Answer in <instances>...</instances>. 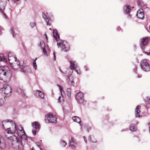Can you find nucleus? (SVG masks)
Returning <instances> with one entry per match:
<instances>
[{"label": "nucleus", "instance_id": "1", "mask_svg": "<svg viewBox=\"0 0 150 150\" xmlns=\"http://www.w3.org/2000/svg\"><path fill=\"white\" fill-rule=\"evenodd\" d=\"M6 120L3 121L2 125L3 127L6 130L8 134H12L14 132H16L18 136L19 137L25 132L23 127L21 126H18L17 127L15 123L12 120Z\"/></svg>", "mask_w": 150, "mask_h": 150}, {"label": "nucleus", "instance_id": "2", "mask_svg": "<svg viewBox=\"0 0 150 150\" xmlns=\"http://www.w3.org/2000/svg\"><path fill=\"white\" fill-rule=\"evenodd\" d=\"M12 72L6 66L0 67V80L7 82L10 80L12 75Z\"/></svg>", "mask_w": 150, "mask_h": 150}, {"label": "nucleus", "instance_id": "3", "mask_svg": "<svg viewBox=\"0 0 150 150\" xmlns=\"http://www.w3.org/2000/svg\"><path fill=\"white\" fill-rule=\"evenodd\" d=\"M53 36L54 38L57 40V45L58 47H60L62 51L64 52L69 51L70 49V46L68 43L65 41L62 40H58L59 36L58 34L57 30H54Z\"/></svg>", "mask_w": 150, "mask_h": 150}, {"label": "nucleus", "instance_id": "4", "mask_svg": "<svg viewBox=\"0 0 150 150\" xmlns=\"http://www.w3.org/2000/svg\"><path fill=\"white\" fill-rule=\"evenodd\" d=\"M10 147L16 150H23V147L22 144V142L16 136L13 135L11 137L8 141Z\"/></svg>", "mask_w": 150, "mask_h": 150}, {"label": "nucleus", "instance_id": "5", "mask_svg": "<svg viewBox=\"0 0 150 150\" xmlns=\"http://www.w3.org/2000/svg\"><path fill=\"white\" fill-rule=\"evenodd\" d=\"M8 60L12 68L15 69H17L20 67V62L15 57L11 56V53L8 54Z\"/></svg>", "mask_w": 150, "mask_h": 150}, {"label": "nucleus", "instance_id": "6", "mask_svg": "<svg viewBox=\"0 0 150 150\" xmlns=\"http://www.w3.org/2000/svg\"><path fill=\"white\" fill-rule=\"evenodd\" d=\"M149 39L148 37H144L141 38L140 40V45L142 50H143L144 52H145L144 50L146 52L147 51L146 48L148 47L149 41Z\"/></svg>", "mask_w": 150, "mask_h": 150}, {"label": "nucleus", "instance_id": "7", "mask_svg": "<svg viewBox=\"0 0 150 150\" xmlns=\"http://www.w3.org/2000/svg\"><path fill=\"white\" fill-rule=\"evenodd\" d=\"M140 65L141 68L143 71L146 72L150 71V64L146 59L142 60L140 62Z\"/></svg>", "mask_w": 150, "mask_h": 150}, {"label": "nucleus", "instance_id": "8", "mask_svg": "<svg viewBox=\"0 0 150 150\" xmlns=\"http://www.w3.org/2000/svg\"><path fill=\"white\" fill-rule=\"evenodd\" d=\"M57 118L55 115L49 114L45 117V121L47 123H56Z\"/></svg>", "mask_w": 150, "mask_h": 150}, {"label": "nucleus", "instance_id": "9", "mask_svg": "<svg viewBox=\"0 0 150 150\" xmlns=\"http://www.w3.org/2000/svg\"><path fill=\"white\" fill-rule=\"evenodd\" d=\"M1 91H4V93L8 97L10 96L11 94V88L10 86L8 85H5L4 87L1 88Z\"/></svg>", "mask_w": 150, "mask_h": 150}, {"label": "nucleus", "instance_id": "10", "mask_svg": "<svg viewBox=\"0 0 150 150\" xmlns=\"http://www.w3.org/2000/svg\"><path fill=\"white\" fill-rule=\"evenodd\" d=\"M76 98L78 102L80 104L82 103L84 100L83 95L82 92H79L76 96Z\"/></svg>", "mask_w": 150, "mask_h": 150}, {"label": "nucleus", "instance_id": "11", "mask_svg": "<svg viewBox=\"0 0 150 150\" xmlns=\"http://www.w3.org/2000/svg\"><path fill=\"white\" fill-rule=\"evenodd\" d=\"M69 62L70 63V69L71 70H75L78 74H81L80 72H79L77 70L75 69L77 67L76 62L75 61H70Z\"/></svg>", "mask_w": 150, "mask_h": 150}, {"label": "nucleus", "instance_id": "12", "mask_svg": "<svg viewBox=\"0 0 150 150\" xmlns=\"http://www.w3.org/2000/svg\"><path fill=\"white\" fill-rule=\"evenodd\" d=\"M137 16L138 18L142 19H144V13L143 10L142 9H140L137 11Z\"/></svg>", "mask_w": 150, "mask_h": 150}, {"label": "nucleus", "instance_id": "13", "mask_svg": "<svg viewBox=\"0 0 150 150\" xmlns=\"http://www.w3.org/2000/svg\"><path fill=\"white\" fill-rule=\"evenodd\" d=\"M6 147V144L5 140L2 137H0V148L4 149Z\"/></svg>", "mask_w": 150, "mask_h": 150}, {"label": "nucleus", "instance_id": "14", "mask_svg": "<svg viewBox=\"0 0 150 150\" xmlns=\"http://www.w3.org/2000/svg\"><path fill=\"white\" fill-rule=\"evenodd\" d=\"M21 71L24 72H28L30 71V69L29 67L23 64L21 67Z\"/></svg>", "mask_w": 150, "mask_h": 150}, {"label": "nucleus", "instance_id": "15", "mask_svg": "<svg viewBox=\"0 0 150 150\" xmlns=\"http://www.w3.org/2000/svg\"><path fill=\"white\" fill-rule=\"evenodd\" d=\"M140 108L141 106L140 105H138L135 109V116L136 117H140Z\"/></svg>", "mask_w": 150, "mask_h": 150}, {"label": "nucleus", "instance_id": "16", "mask_svg": "<svg viewBox=\"0 0 150 150\" xmlns=\"http://www.w3.org/2000/svg\"><path fill=\"white\" fill-rule=\"evenodd\" d=\"M40 45L41 47V48L43 52L44 53V54L47 55V52L45 49V44L44 42L42 40L40 42Z\"/></svg>", "mask_w": 150, "mask_h": 150}, {"label": "nucleus", "instance_id": "17", "mask_svg": "<svg viewBox=\"0 0 150 150\" xmlns=\"http://www.w3.org/2000/svg\"><path fill=\"white\" fill-rule=\"evenodd\" d=\"M42 17L45 20L46 22L47 23V25H50V23H49V21L50 20V18L48 16H46V15L44 13H42Z\"/></svg>", "mask_w": 150, "mask_h": 150}, {"label": "nucleus", "instance_id": "18", "mask_svg": "<svg viewBox=\"0 0 150 150\" xmlns=\"http://www.w3.org/2000/svg\"><path fill=\"white\" fill-rule=\"evenodd\" d=\"M72 120L75 122L79 123L81 126V129L82 125L81 124V120L78 117L75 116L72 117Z\"/></svg>", "mask_w": 150, "mask_h": 150}, {"label": "nucleus", "instance_id": "19", "mask_svg": "<svg viewBox=\"0 0 150 150\" xmlns=\"http://www.w3.org/2000/svg\"><path fill=\"white\" fill-rule=\"evenodd\" d=\"M35 94L36 95H38L39 96L42 98H43L44 97V93L42 92L41 91L37 90L36 91Z\"/></svg>", "mask_w": 150, "mask_h": 150}, {"label": "nucleus", "instance_id": "20", "mask_svg": "<svg viewBox=\"0 0 150 150\" xmlns=\"http://www.w3.org/2000/svg\"><path fill=\"white\" fill-rule=\"evenodd\" d=\"M32 126L36 129H39L40 125L38 122H33L32 124Z\"/></svg>", "mask_w": 150, "mask_h": 150}, {"label": "nucleus", "instance_id": "21", "mask_svg": "<svg viewBox=\"0 0 150 150\" xmlns=\"http://www.w3.org/2000/svg\"><path fill=\"white\" fill-rule=\"evenodd\" d=\"M16 91L18 94H20V95L22 96L25 95L24 91L22 90L21 88H18L17 89Z\"/></svg>", "mask_w": 150, "mask_h": 150}, {"label": "nucleus", "instance_id": "22", "mask_svg": "<svg viewBox=\"0 0 150 150\" xmlns=\"http://www.w3.org/2000/svg\"><path fill=\"white\" fill-rule=\"evenodd\" d=\"M137 3L140 7H142L144 6V3L142 0H137Z\"/></svg>", "mask_w": 150, "mask_h": 150}, {"label": "nucleus", "instance_id": "23", "mask_svg": "<svg viewBox=\"0 0 150 150\" xmlns=\"http://www.w3.org/2000/svg\"><path fill=\"white\" fill-rule=\"evenodd\" d=\"M69 146L73 148L75 147L74 144L75 143V141L73 137H71L70 141Z\"/></svg>", "mask_w": 150, "mask_h": 150}, {"label": "nucleus", "instance_id": "24", "mask_svg": "<svg viewBox=\"0 0 150 150\" xmlns=\"http://www.w3.org/2000/svg\"><path fill=\"white\" fill-rule=\"evenodd\" d=\"M7 59L4 57V56L3 54H0V61H3L6 62Z\"/></svg>", "mask_w": 150, "mask_h": 150}, {"label": "nucleus", "instance_id": "25", "mask_svg": "<svg viewBox=\"0 0 150 150\" xmlns=\"http://www.w3.org/2000/svg\"><path fill=\"white\" fill-rule=\"evenodd\" d=\"M124 9H125V12L126 13H128L131 11V7L129 6H126L125 7Z\"/></svg>", "mask_w": 150, "mask_h": 150}, {"label": "nucleus", "instance_id": "26", "mask_svg": "<svg viewBox=\"0 0 150 150\" xmlns=\"http://www.w3.org/2000/svg\"><path fill=\"white\" fill-rule=\"evenodd\" d=\"M71 95V89L70 88L67 89V95L68 97H70Z\"/></svg>", "mask_w": 150, "mask_h": 150}, {"label": "nucleus", "instance_id": "27", "mask_svg": "<svg viewBox=\"0 0 150 150\" xmlns=\"http://www.w3.org/2000/svg\"><path fill=\"white\" fill-rule=\"evenodd\" d=\"M21 139L23 140H26L27 139V137L25 135V133L23 134V135H21L20 137Z\"/></svg>", "mask_w": 150, "mask_h": 150}, {"label": "nucleus", "instance_id": "28", "mask_svg": "<svg viewBox=\"0 0 150 150\" xmlns=\"http://www.w3.org/2000/svg\"><path fill=\"white\" fill-rule=\"evenodd\" d=\"M11 34H12L13 36V37H15L16 35V34H15L14 30L13 28H11Z\"/></svg>", "mask_w": 150, "mask_h": 150}, {"label": "nucleus", "instance_id": "29", "mask_svg": "<svg viewBox=\"0 0 150 150\" xmlns=\"http://www.w3.org/2000/svg\"><path fill=\"white\" fill-rule=\"evenodd\" d=\"M37 59V58H36V59L33 62L34 68L35 70L37 68L36 63L35 62V61Z\"/></svg>", "mask_w": 150, "mask_h": 150}, {"label": "nucleus", "instance_id": "30", "mask_svg": "<svg viewBox=\"0 0 150 150\" xmlns=\"http://www.w3.org/2000/svg\"><path fill=\"white\" fill-rule=\"evenodd\" d=\"M146 102V103L149 104H150V97H146V99L145 100Z\"/></svg>", "mask_w": 150, "mask_h": 150}, {"label": "nucleus", "instance_id": "31", "mask_svg": "<svg viewBox=\"0 0 150 150\" xmlns=\"http://www.w3.org/2000/svg\"><path fill=\"white\" fill-rule=\"evenodd\" d=\"M137 127L135 126H134L132 127H130V130L132 131H135L137 129Z\"/></svg>", "mask_w": 150, "mask_h": 150}, {"label": "nucleus", "instance_id": "32", "mask_svg": "<svg viewBox=\"0 0 150 150\" xmlns=\"http://www.w3.org/2000/svg\"><path fill=\"white\" fill-rule=\"evenodd\" d=\"M61 145L63 147H64L66 145L67 143L64 141H62L61 142Z\"/></svg>", "mask_w": 150, "mask_h": 150}, {"label": "nucleus", "instance_id": "33", "mask_svg": "<svg viewBox=\"0 0 150 150\" xmlns=\"http://www.w3.org/2000/svg\"><path fill=\"white\" fill-rule=\"evenodd\" d=\"M57 86H59V89L60 90V91L61 93V95L62 96V92H63V93H64V92L62 90V88L61 86H60V85H59L58 84L57 85Z\"/></svg>", "mask_w": 150, "mask_h": 150}, {"label": "nucleus", "instance_id": "34", "mask_svg": "<svg viewBox=\"0 0 150 150\" xmlns=\"http://www.w3.org/2000/svg\"><path fill=\"white\" fill-rule=\"evenodd\" d=\"M30 25L32 28H33L34 26H35L36 25V24L34 22H30Z\"/></svg>", "mask_w": 150, "mask_h": 150}, {"label": "nucleus", "instance_id": "35", "mask_svg": "<svg viewBox=\"0 0 150 150\" xmlns=\"http://www.w3.org/2000/svg\"><path fill=\"white\" fill-rule=\"evenodd\" d=\"M4 101L2 99L0 98V106H1L4 104Z\"/></svg>", "mask_w": 150, "mask_h": 150}, {"label": "nucleus", "instance_id": "36", "mask_svg": "<svg viewBox=\"0 0 150 150\" xmlns=\"http://www.w3.org/2000/svg\"><path fill=\"white\" fill-rule=\"evenodd\" d=\"M36 131L35 129H33L32 131L33 134L34 135H35L36 134Z\"/></svg>", "mask_w": 150, "mask_h": 150}, {"label": "nucleus", "instance_id": "37", "mask_svg": "<svg viewBox=\"0 0 150 150\" xmlns=\"http://www.w3.org/2000/svg\"><path fill=\"white\" fill-rule=\"evenodd\" d=\"M91 136H89L88 138V140L89 141H91V142H94V141H92L91 140Z\"/></svg>", "mask_w": 150, "mask_h": 150}, {"label": "nucleus", "instance_id": "38", "mask_svg": "<svg viewBox=\"0 0 150 150\" xmlns=\"http://www.w3.org/2000/svg\"><path fill=\"white\" fill-rule=\"evenodd\" d=\"M72 73L73 70H71V71L69 72L68 76H70L72 74Z\"/></svg>", "mask_w": 150, "mask_h": 150}, {"label": "nucleus", "instance_id": "39", "mask_svg": "<svg viewBox=\"0 0 150 150\" xmlns=\"http://www.w3.org/2000/svg\"><path fill=\"white\" fill-rule=\"evenodd\" d=\"M74 82L73 81H71V85H72L73 86H74Z\"/></svg>", "mask_w": 150, "mask_h": 150}, {"label": "nucleus", "instance_id": "40", "mask_svg": "<svg viewBox=\"0 0 150 150\" xmlns=\"http://www.w3.org/2000/svg\"><path fill=\"white\" fill-rule=\"evenodd\" d=\"M53 55H54V60L55 61L56 60V57L55 54V53L54 52H53Z\"/></svg>", "mask_w": 150, "mask_h": 150}, {"label": "nucleus", "instance_id": "41", "mask_svg": "<svg viewBox=\"0 0 150 150\" xmlns=\"http://www.w3.org/2000/svg\"><path fill=\"white\" fill-rule=\"evenodd\" d=\"M36 144H37V145L39 146L40 148V144L39 143H38V142H36Z\"/></svg>", "mask_w": 150, "mask_h": 150}, {"label": "nucleus", "instance_id": "42", "mask_svg": "<svg viewBox=\"0 0 150 150\" xmlns=\"http://www.w3.org/2000/svg\"><path fill=\"white\" fill-rule=\"evenodd\" d=\"M67 80L68 81H69L70 80V79L69 77V76L67 75Z\"/></svg>", "mask_w": 150, "mask_h": 150}, {"label": "nucleus", "instance_id": "43", "mask_svg": "<svg viewBox=\"0 0 150 150\" xmlns=\"http://www.w3.org/2000/svg\"><path fill=\"white\" fill-rule=\"evenodd\" d=\"M83 138L84 141L86 143L87 141L86 139V138H85V137H83Z\"/></svg>", "mask_w": 150, "mask_h": 150}, {"label": "nucleus", "instance_id": "44", "mask_svg": "<svg viewBox=\"0 0 150 150\" xmlns=\"http://www.w3.org/2000/svg\"><path fill=\"white\" fill-rule=\"evenodd\" d=\"M84 68H85V69L86 71H87L88 70V68L86 66H85L84 67Z\"/></svg>", "mask_w": 150, "mask_h": 150}, {"label": "nucleus", "instance_id": "45", "mask_svg": "<svg viewBox=\"0 0 150 150\" xmlns=\"http://www.w3.org/2000/svg\"><path fill=\"white\" fill-rule=\"evenodd\" d=\"M61 98V97L60 96L59 97V98H58V102H60L61 101V100H60Z\"/></svg>", "mask_w": 150, "mask_h": 150}, {"label": "nucleus", "instance_id": "46", "mask_svg": "<svg viewBox=\"0 0 150 150\" xmlns=\"http://www.w3.org/2000/svg\"><path fill=\"white\" fill-rule=\"evenodd\" d=\"M137 70V67H136L134 69V71L135 72H136V70Z\"/></svg>", "mask_w": 150, "mask_h": 150}, {"label": "nucleus", "instance_id": "47", "mask_svg": "<svg viewBox=\"0 0 150 150\" xmlns=\"http://www.w3.org/2000/svg\"><path fill=\"white\" fill-rule=\"evenodd\" d=\"M45 37H46V39L47 40V35H46V34H45Z\"/></svg>", "mask_w": 150, "mask_h": 150}, {"label": "nucleus", "instance_id": "48", "mask_svg": "<svg viewBox=\"0 0 150 150\" xmlns=\"http://www.w3.org/2000/svg\"><path fill=\"white\" fill-rule=\"evenodd\" d=\"M117 28L118 30H119L120 29V27H117Z\"/></svg>", "mask_w": 150, "mask_h": 150}, {"label": "nucleus", "instance_id": "49", "mask_svg": "<svg viewBox=\"0 0 150 150\" xmlns=\"http://www.w3.org/2000/svg\"><path fill=\"white\" fill-rule=\"evenodd\" d=\"M59 69H60V71L62 73H64L61 70V69H60V68H59Z\"/></svg>", "mask_w": 150, "mask_h": 150}, {"label": "nucleus", "instance_id": "50", "mask_svg": "<svg viewBox=\"0 0 150 150\" xmlns=\"http://www.w3.org/2000/svg\"><path fill=\"white\" fill-rule=\"evenodd\" d=\"M4 99L5 100L6 98V96H5L4 97Z\"/></svg>", "mask_w": 150, "mask_h": 150}, {"label": "nucleus", "instance_id": "51", "mask_svg": "<svg viewBox=\"0 0 150 150\" xmlns=\"http://www.w3.org/2000/svg\"><path fill=\"white\" fill-rule=\"evenodd\" d=\"M141 76H142L141 75L140 76H139V75H138V77H141Z\"/></svg>", "mask_w": 150, "mask_h": 150}, {"label": "nucleus", "instance_id": "52", "mask_svg": "<svg viewBox=\"0 0 150 150\" xmlns=\"http://www.w3.org/2000/svg\"><path fill=\"white\" fill-rule=\"evenodd\" d=\"M13 64H14V65H16V62H14Z\"/></svg>", "mask_w": 150, "mask_h": 150}, {"label": "nucleus", "instance_id": "53", "mask_svg": "<svg viewBox=\"0 0 150 150\" xmlns=\"http://www.w3.org/2000/svg\"><path fill=\"white\" fill-rule=\"evenodd\" d=\"M40 150H43L41 147H40Z\"/></svg>", "mask_w": 150, "mask_h": 150}, {"label": "nucleus", "instance_id": "54", "mask_svg": "<svg viewBox=\"0 0 150 150\" xmlns=\"http://www.w3.org/2000/svg\"><path fill=\"white\" fill-rule=\"evenodd\" d=\"M32 150H35L34 149H33V148H32Z\"/></svg>", "mask_w": 150, "mask_h": 150}, {"label": "nucleus", "instance_id": "55", "mask_svg": "<svg viewBox=\"0 0 150 150\" xmlns=\"http://www.w3.org/2000/svg\"><path fill=\"white\" fill-rule=\"evenodd\" d=\"M10 10H11V11H12V9H11L10 8Z\"/></svg>", "mask_w": 150, "mask_h": 150}, {"label": "nucleus", "instance_id": "56", "mask_svg": "<svg viewBox=\"0 0 150 150\" xmlns=\"http://www.w3.org/2000/svg\"><path fill=\"white\" fill-rule=\"evenodd\" d=\"M25 1H26L27 0H25Z\"/></svg>", "mask_w": 150, "mask_h": 150}]
</instances>
